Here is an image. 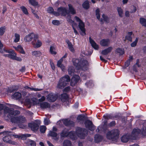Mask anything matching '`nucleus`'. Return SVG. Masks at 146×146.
<instances>
[{
  "label": "nucleus",
  "mask_w": 146,
  "mask_h": 146,
  "mask_svg": "<svg viewBox=\"0 0 146 146\" xmlns=\"http://www.w3.org/2000/svg\"><path fill=\"white\" fill-rule=\"evenodd\" d=\"M84 124L86 127L90 130L93 131L95 130V126L91 121L87 120L85 121Z\"/></svg>",
  "instance_id": "8"
},
{
  "label": "nucleus",
  "mask_w": 146,
  "mask_h": 146,
  "mask_svg": "<svg viewBox=\"0 0 146 146\" xmlns=\"http://www.w3.org/2000/svg\"><path fill=\"white\" fill-rule=\"evenodd\" d=\"M26 70V68L25 66H23L21 67V68L19 70L20 72H25Z\"/></svg>",
  "instance_id": "64"
},
{
  "label": "nucleus",
  "mask_w": 146,
  "mask_h": 146,
  "mask_svg": "<svg viewBox=\"0 0 146 146\" xmlns=\"http://www.w3.org/2000/svg\"><path fill=\"white\" fill-rule=\"evenodd\" d=\"M130 138V136L128 135H123L121 138V141L123 143H127Z\"/></svg>",
  "instance_id": "19"
},
{
  "label": "nucleus",
  "mask_w": 146,
  "mask_h": 146,
  "mask_svg": "<svg viewBox=\"0 0 146 146\" xmlns=\"http://www.w3.org/2000/svg\"><path fill=\"white\" fill-rule=\"evenodd\" d=\"M110 43V40L108 39H103L100 42V44L102 46H108Z\"/></svg>",
  "instance_id": "17"
},
{
  "label": "nucleus",
  "mask_w": 146,
  "mask_h": 146,
  "mask_svg": "<svg viewBox=\"0 0 146 146\" xmlns=\"http://www.w3.org/2000/svg\"><path fill=\"white\" fill-rule=\"evenodd\" d=\"M102 17L104 19V20L106 23H108L109 22V19L108 17L104 14L102 15Z\"/></svg>",
  "instance_id": "55"
},
{
  "label": "nucleus",
  "mask_w": 146,
  "mask_h": 146,
  "mask_svg": "<svg viewBox=\"0 0 146 146\" xmlns=\"http://www.w3.org/2000/svg\"><path fill=\"white\" fill-rule=\"evenodd\" d=\"M13 98L16 100L19 99L21 97V94L19 92H15L13 95Z\"/></svg>",
  "instance_id": "29"
},
{
  "label": "nucleus",
  "mask_w": 146,
  "mask_h": 146,
  "mask_svg": "<svg viewBox=\"0 0 146 146\" xmlns=\"http://www.w3.org/2000/svg\"><path fill=\"white\" fill-rule=\"evenodd\" d=\"M49 120L47 119H45L44 120V124L45 125H48L49 124Z\"/></svg>",
  "instance_id": "62"
},
{
  "label": "nucleus",
  "mask_w": 146,
  "mask_h": 146,
  "mask_svg": "<svg viewBox=\"0 0 146 146\" xmlns=\"http://www.w3.org/2000/svg\"><path fill=\"white\" fill-rule=\"evenodd\" d=\"M73 122L72 121L65 120L64 121V123L66 126L70 125L73 123Z\"/></svg>",
  "instance_id": "34"
},
{
  "label": "nucleus",
  "mask_w": 146,
  "mask_h": 146,
  "mask_svg": "<svg viewBox=\"0 0 146 146\" xmlns=\"http://www.w3.org/2000/svg\"><path fill=\"white\" fill-rule=\"evenodd\" d=\"M116 53H119L120 55H122L124 53V50L121 48H118L115 50Z\"/></svg>",
  "instance_id": "33"
},
{
  "label": "nucleus",
  "mask_w": 146,
  "mask_h": 146,
  "mask_svg": "<svg viewBox=\"0 0 146 146\" xmlns=\"http://www.w3.org/2000/svg\"><path fill=\"white\" fill-rule=\"evenodd\" d=\"M45 98L44 96H42L40 99H39L38 101L40 102H42L45 100Z\"/></svg>",
  "instance_id": "63"
},
{
  "label": "nucleus",
  "mask_w": 146,
  "mask_h": 146,
  "mask_svg": "<svg viewBox=\"0 0 146 146\" xmlns=\"http://www.w3.org/2000/svg\"><path fill=\"white\" fill-rule=\"evenodd\" d=\"M89 40L93 48L96 50L98 49L99 46L91 38V37H89Z\"/></svg>",
  "instance_id": "18"
},
{
  "label": "nucleus",
  "mask_w": 146,
  "mask_h": 146,
  "mask_svg": "<svg viewBox=\"0 0 146 146\" xmlns=\"http://www.w3.org/2000/svg\"><path fill=\"white\" fill-rule=\"evenodd\" d=\"M4 109V112L5 113H8L7 117L11 118L12 116L16 115L20 113V111L19 110H14L12 108H10L6 106L5 105L0 103V111Z\"/></svg>",
  "instance_id": "1"
},
{
  "label": "nucleus",
  "mask_w": 146,
  "mask_h": 146,
  "mask_svg": "<svg viewBox=\"0 0 146 146\" xmlns=\"http://www.w3.org/2000/svg\"><path fill=\"white\" fill-rule=\"evenodd\" d=\"M16 50L19 51L21 53L25 54V52L24 51L23 48L21 45H19L17 47H14Z\"/></svg>",
  "instance_id": "26"
},
{
  "label": "nucleus",
  "mask_w": 146,
  "mask_h": 146,
  "mask_svg": "<svg viewBox=\"0 0 146 146\" xmlns=\"http://www.w3.org/2000/svg\"><path fill=\"white\" fill-rule=\"evenodd\" d=\"M28 126L32 130L34 131H36L39 127V124L36 122H32L28 124Z\"/></svg>",
  "instance_id": "12"
},
{
  "label": "nucleus",
  "mask_w": 146,
  "mask_h": 146,
  "mask_svg": "<svg viewBox=\"0 0 146 146\" xmlns=\"http://www.w3.org/2000/svg\"><path fill=\"white\" fill-rule=\"evenodd\" d=\"M68 99V97L67 94L66 93H64L61 95L60 99L62 102H65L67 101Z\"/></svg>",
  "instance_id": "22"
},
{
  "label": "nucleus",
  "mask_w": 146,
  "mask_h": 146,
  "mask_svg": "<svg viewBox=\"0 0 146 146\" xmlns=\"http://www.w3.org/2000/svg\"><path fill=\"white\" fill-rule=\"evenodd\" d=\"M25 103L26 105L29 106V108H30L31 106L32 103L29 99H26L25 100Z\"/></svg>",
  "instance_id": "49"
},
{
  "label": "nucleus",
  "mask_w": 146,
  "mask_h": 146,
  "mask_svg": "<svg viewBox=\"0 0 146 146\" xmlns=\"http://www.w3.org/2000/svg\"><path fill=\"white\" fill-rule=\"evenodd\" d=\"M63 146H72V144L71 141L68 140H65L63 143Z\"/></svg>",
  "instance_id": "35"
},
{
  "label": "nucleus",
  "mask_w": 146,
  "mask_h": 146,
  "mask_svg": "<svg viewBox=\"0 0 146 146\" xmlns=\"http://www.w3.org/2000/svg\"><path fill=\"white\" fill-rule=\"evenodd\" d=\"M141 132L143 135L146 134V128H145V130L143 129L142 131L140 129H134L133 130L132 134L133 135H137Z\"/></svg>",
  "instance_id": "15"
},
{
  "label": "nucleus",
  "mask_w": 146,
  "mask_h": 146,
  "mask_svg": "<svg viewBox=\"0 0 146 146\" xmlns=\"http://www.w3.org/2000/svg\"><path fill=\"white\" fill-rule=\"evenodd\" d=\"M49 135L50 136L54 137H56L58 135L56 132L52 131L49 132Z\"/></svg>",
  "instance_id": "45"
},
{
  "label": "nucleus",
  "mask_w": 146,
  "mask_h": 146,
  "mask_svg": "<svg viewBox=\"0 0 146 146\" xmlns=\"http://www.w3.org/2000/svg\"><path fill=\"white\" fill-rule=\"evenodd\" d=\"M80 78V77L79 76L76 75H74L71 78L70 85L73 87L75 86L78 82Z\"/></svg>",
  "instance_id": "13"
},
{
  "label": "nucleus",
  "mask_w": 146,
  "mask_h": 146,
  "mask_svg": "<svg viewBox=\"0 0 146 146\" xmlns=\"http://www.w3.org/2000/svg\"><path fill=\"white\" fill-rule=\"evenodd\" d=\"M117 11L119 16L121 17H122L123 14L122 9L120 7L118 8Z\"/></svg>",
  "instance_id": "46"
},
{
  "label": "nucleus",
  "mask_w": 146,
  "mask_h": 146,
  "mask_svg": "<svg viewBox=\"0 0 146 146\" xmlns=\"http://www.w3.org/2000/svg\"><path fill=\"white\" fill-rule=\"evenodd\" d=\"M29 146H36V143L35 141L32 140H29L27 141Z\"/></svg>",
  "instance_id": "39"
},
{
  "label": "nucleus",
  "mask_w": 146,
  "mask_h": 146,
  "mask_svg": "<svg viewBox=\"0 0 146 146\" xmlns=\"http://www.w3.org/2000/svg\"><path fill=\"white\" fill-rule=\"evenodd\" d=\"M83 7L86 9H88L90 7L89 2L88 1H86L82 4Z\"/></svg>",
  "instance_id": "27"
},
{
  "label": "nucleus",
  "mask_w": 146,
  "mask_h": 146,
  "mask_svg": "<svg viewBox=\"0 0 146 146\" xmlns=\"http://www.w3.org/2000/svg\"><path fill=\"white\" fill-rule=\"evenodd\" d=\"M69 132H71L72 133V134L71 135H68V137H69L71 139H75V134L74 132L72 131H70Z\"/></svg>",
  "instance_id": "56"
},
{
  "label": "nucleus",
  "mask_w": 146,
  "mask_h": 146,
  "mask_svg": "<svg viewBox=\"0 0 146 146\" xmlns=\"http://www.w3.org/2000/svg\"><path fill=\"white\" fill-rule=\"evenodd\" d=\"M85 117L84 115H80L77 117V119L78 121L80 122V121H84V120Z\"/></svg>",
  "instance_id": "41"
},
{
  "label": "nucleus",
  "mask_w": 146,
  "mask_h": 146,
  "mask_svg": "<svg viewBox=\"0 0 146 146\" xmlns=\"http://www.w3.org/2000/svg\"><path fill=\"white\" fill-rule=\"evenodd\" d=\"M72 134L71 132H68L67 131H65V130L62 131L60 134L61 136L62 137H68V135H71Z\"/></svg>",
  "instance_id": "24"
},
{
  "label": "nucleus",
  "mask_w": 146,
  "mask_h": 146,
  "mask_svg": "<svg viewBox=\"0 0 146 146\" xmlns=\"http://www.w3.org/2000/svg\"><path fill=\"white\" fill-rule=\"evenodd\" d=\"M130 64V61L129 60H127L125 62V67H128Z\"/></svg>",
  "instance_id": "61"
},
{
  "label": "nucleus",
  "mask_w": 146,
  "mask_h": 146,
  "mask_svg": "<svg viewBox=\"0 0 146 146\" xmlns=\"http://www.w3.org/2000/svg\"><path fill=\"white\" fill-rule=\"evenodd\" d=\"M99 136L100 135H95V140L96 142L98 143L100 141V140H99L97 138H98Z\"/></svg>",
  "instance_id": "59"
},
{
  "label": "nucleus",
  "mask_w": 146,
  "mask_h": 146,
  "mask_svg": "<svg viewBox=\"0 0 146 146\" xmlns=\"http://www.w3.org/2000/svg\"><path fill=\"white\" fill-rule=\"evenodd\" d=\"M138 38H136L135 40L131 44V46L132 47H135L136 45L138 42Z\"/></svg>",
  "instance_id": "54"
},
{
  "label": "nucleus",
  "mask_w": 146,
  "mask_h": 146,
  "mask_svg": "<svg viewBox=\"0 0 146 146\" xmlns=\"http://www.w3.org/2000/svg\"><path fill=\"white\" fill-rule=\"evenodd\" d=\"M37 34H35L34 33H31L26 35L24 38L25 41L29 42L32 41V40L35 38L37 37L36 36Z\"/></svg>",
  "instance_id": "10"
},
{
  "label": "nucleus",
  "mask_w": 146,
  "mask_h": 146,
  "mask_svg": "<svg viewBox=\"0 0 146 146\" xmlns=\"http://www.w3.org/2000/svg\"><path fill=\"white\" fill-rule=\"evenodd\" d=\"M76 133L77 135L81 139H84L86 135V130L85 129H83L79 127L76 129Z\"/></svg>",
  "instance_id": "5"
},
{
  "label": "nucleus",
  "mask_w": 146,
  "mask_h": 146,
  "mask_svg": "<svg viewBox=\"0 0 146 146\" xmlns=\"http://www.w3.org/2000/svg\"><path fill=\"white\" fill-rule=\"evenodd\" d=\"M32 54L33 56L38 57L41 56L42 53L40 51H35L32 52Z\"/></svg>",
  "instance_id": "36"
},
{
  "label": "nucleus",
  "mask_w": 146,
  "mask_h": 146,
  "mask_svg": "<svg viewBox=\"0 0 146 146\" xmlns=\"http://www.w3.org/2000/svg\"><path fill=\"white\" fill-rule=\"evenodd\" d=\"M46 97L47 100L50 102H55L58 98L57 95L52 93L49 94Z\"/></svg>",
  "instance_id": "11"
},
{
  "label": "nucleus",
  "mask_w": 146,
  "mask_h": 146,
  "mask_svg": "<svg viewBox=\"0 0 146 146\" xmlns=\"http://www.w3.org/2000/svg\"><path fill=\"white\" fill-rule=\"evenodd\" d=\"M20 9L26 15L29 14V13L27 9L24 6H22L20 7Z\"/></svg>",
  "instance_id": "37"
},
{
  "label": "nucleus",
  "mask_w": 146,
  "mask_h": 146,
  "mask_svg": "<svg viewBox=\"0 0 146 146\" xmlns=\"http://www.w3.org/2000/svg\"><path fill=\"white\" fill-rule=\"evenodd\" d=\"M67 43L68 44V47L70 50L72 52H73L74 51V49L73 47V46L71 43L68 40L66 41Z\"/></svg>",
  "instance_id": "32"
},
{
  "label": "nucleus",
  "mask_w": 146,
  "mask_h": 146,
  "mask_svg": "<svg viewBox=\"0 0 146 146\" xmlns=\"http://www.w3.org/2000/svg\"><path fill=\"white\" fill-rule=\"evenodd\" d=\"M63 61L62 58H61L57 62V66L58 67L60 68L64 72L65 70V66L62 64Z\"/></svg>",
  "instance_id": "16"
},
{
  "label": "nucleus",
  "mask_w": 146,
  "mask_h": 146,
  "mask_svg": "<svg viewBox=\"0 0 146 146\" xmlns=\"http://www.w3.org/2000/svg\"><path fill=\"white\" fill-rule=\"evenodd\" d=\"M46 129V127L44 125L41 126L40 127V132L42 133H45Z\"/></svg>",
  "instance_id": "44"
},
{
  "label": "nucleus",
  "mask_w": 146,
  "mask_h": 146,
  "mask_svg": "<svg viewBox=\"0 0 146 146\" xmlns=\"http://www.w3.org/2000/svg\"><path fill=\"white\" fill-rule=\"evenodd\" d=\"M68 6L69 7V12L71 13V14L72 15L75 14L76 13V10L73 7L72 5L70 4H69L68 5Z\"/></svg>",
  "instance_id": "25"
},
{
  "label": "nucleus",
  "mask_w": 146,
  "mask_h": 146,
  "mask_svg": "<svg viewBox=\"0 0 146 146\" xmlns=\"http://www.w3.org/2000/svg\"><path fill=\"white\" fill-rule=\"evenodd\" d=\"M112 47H109L108 48L103 50L101 53L104 55H106L110 53L112 50Z\"/></svg>",
  "instance_id": "20"
},
{
  "label": "nucleus",
  "mask_w": 146,
  "mask_h": 146,
  "mask_svg": "<svg viewBox=\"0 0 146 146\" xmlns=\"http://www.w3.org/2000/svg\"><path fill=\"white\" fill-rule=\"evenodd\" d=\"M100 12V10L99 9H97L96 10V16L97 19H98L99 20L100 19V14L99 13Z\"/></svg>",
  "instance_id": "51"
},
{
  "label": "nucleus",
  "mask_w": 146,
  "mask_h": 146,
  "mask_svg": "<svg viewBox=\"0 0 146 146\" xmlns=\"http://www.w3.org/2000/svg\"><path fill=\"white\" fill-rule=\"evenodd\" d=\"M70 90V88L69 86L66 87L63 90V91L64 92H67L69 91Z\"/></svg>",
  "instance_id": "60"
},
{
  "label": "nucleus",
  "mask_w": 146,
  "mask_h": 146,
  "mask_svg": "<svg viewBox=\"0 0 146 146\" xmlns=\"http://www.w3.org/2000/svg\"><path fill=\"white\" fill-rule=\"evenodd\" d=\"M73 64L77 68L78 70L82 69L84 66L87 65L88 62L84 60L75 59L73 60Z\"/></svg>",
  "instance_id": "4"
},
{
  "label": "nucleus",
  "mask_w": 146,
  "mask_h": 146,
  "mask_svg": "<svg viewBox=\"0 0 146 146\" xmlns=\"http://www.w3.org/2000/svg\"><path fill=\"white\" fill-rule=\"evenodd\" d=\"M132 34V32H129L128 33V35L126 36L125 37V39L124 40V41H125L126 40H128L129 41L132 42V38L131 37V35Z\"/></svg>",
  "instance_id": "28"
},
{
  "label": "nucleus",
  "mask_w": 146,
  "mask_h": 146,
  "mask_svg": "<svg viewBox=\"0 0 146 146\" xmlns=\"http://www.w3.org/2000/svg\"><path fill=\"white\" fill-rule=\"evenodd\" d=\"M76 20L77 22H79V27L83 34V35H86L85 29V25L84 23L77 16H76L75 17Z\"/></svg>",
  "instance_id": "6"
},
{
  "label": "nucleus",
  "mask_w": 146,
  "mask_h": 146,
  "mask_svg": "<svg viewBox=\"0 0 146 146\" xmlns=\"http://www.w3.org/2000/svg\"><path fill=\"white\" fill-rule=\"evenodd\" d=\"M68 71L69 74H71L72 73H74V67L72 66L69 67Z\"/></svg>",
  "instance_id": "47"
},
{
  "label": "nucleus",
  "mask_w": 146,
  "mask_h": 146,
  "mask_svg": "<svg viewBox=\"0 0 146 146\" xmlns=\"http://www.w3.org/2000/svg\"><path fill=\"white\" fill-rule=\"evenodd\" d=\"M40 106L41 108L43 109L49 108L50 107V104L46 102H44L41 103Z\"/></svg>",
  "instance_id": "23"
},
{
  "label": "nucleus",
  "mask_w": 146,
  "mask_h": 146,
  "mask_svg": "<svg viewBox=\"0 0 146 146\" xmlns=\"http://www.w3.org/2000/svg\"><path fill=\"white\" fill-rule=\"evenodd\" d=\"M29 3L32 5L36 6L38 5V3L35 0H29Z\"/></svg>",
  "instance_id": "42"
},
{
  "label": "nucleus",
  "mask_w": 146,
  "mask_h": 146,
  "mask_svg": "<svg viewBox=\"0 0 146 146\" xmlns=\"http://www.w3.org/2000/svg\"><path fill=\"white\" fill-rule=\"evenodd\" d=\"M13 53H13V55H11V54H8V55H7L8 56V57H9V58H10L11 59L15 60L16 58V54L15 53V52Z\"/></svg>",
  "instance_id": "50"
},
{
  "label": "nucleus",
  "mask_w": 146,
  "mask_h": 146,
  "mask_svg": "<svg viewBox=\"0 0 146 146\" xmlns=\"http://www.w3.org/2000/svg\"><path fill=\"white\" fill-rule=\"evenodd\" d=\"M15 38L14 40V42H17L19 41L20 38V36L18 34L15 33Z\"/></svg>",
  "instance_id": "43"
},
{
  "label": "nucleus",
  "mask_w": 146,
  "mask_h": 146,
  "mask_svg": "<svg viewBox=\"0 0 146 146\" xmlns=\"http://www.w3.org/2000/svg\"><path fill=\"white\" fill-rule=\"evenodd\" d=\"M57 11L59 13L60 15L62 16H65L69 14V13L67 9L65 7H60L58 9Z\"/></svg>",
  "instance_id": "14"
},
{
  "label": "nucleus",
  "mask_w": 146,
  "mask_h": 146,
  "mask_svg": "<svg viewBox=\"0 0 146 146\" xmlns=\"http://www.w3.org/2000/svg\"><path fill=\"white\" fill-rule=\"evenodd\" d=\"M55 48L53 46H51L50 47V52L52 54L56 55V52L55 51Z\"/></svg>",
  "instance_id": "40"
},
{
  "label": "nucleus",
  "mask_w": 146,
  "mask_h": 146,
  "mask_svg": "<svg viewBox=\"0 0 146 146\" xmlns=\"http://www.w3.org/2000/svg\"><path fill=\"white\" fill-rule=\"evenodd\" d=\"M140 23L142 26L146 27V20L145 19L141 18L140 19Z\"/></svg>",
  "instance_id": "38"
},
{
  "label": "nucleus",
  "mask_w": 146,
  "mask_h": 146,
  "mask_svg": "<svg viewBox=\"0 0 146 146\" xmlns=\"http://www.w3.org/2000/svg\"><path fill=\"white\" fill-rule=\"evenodd\" d=\"M18 117L19 126L20 128L24 129L26 126L21 124L24 123L27 121L25 117L23 116H20Z\"/></svg>",
  "instance_id": "9"
},
{
  "label": "nucleus",
  "mask_w": 146,
  "mask_h": 146,
  "mask_svg": "<svg viewBox=\"0 0 146 146\" xmlns=\"http://www.w3.org/2000/svg\"><path fill=\"white\" fill-rule=\"evenodd\" d=\"M70 81V78L67 75L61 77L57 85V88L60 89H62L68 84V82Z\"/></svg>",
  "instance_id": "3"
},
{
  "label": "nucleus",
  "mask_w": 146,
  "mask_h": 146,
  "mask_svg": "<svg viewBox=\"0 0 146 146\" xmlns=\"http://www.w3.org/2000/svg\"><path fill=\"white\" fill-rule=\"evenodd\" d=\"M5 27H1L0 28V35L2 36L4 34L5 32Z\"/></svg>",
  "instance_id": "48"
},
{
  "label": "nucleus",
  "mask_w": 146,
  "mask_h": 146,
  "mask_svg": "<svg viewBox=\"0 0 146 146\" xmlns=\"http://www.w3.org/2000/svg\"><path fill=\"white\" fill-rule=\"evenodd\" d=\"M4 52H6L9 53H10L11 51L8 50L6 48H4L3 50H0V53H3Z\"/></svg>",
  "instance_id": "52"
},
{
  "label": "nucleus",
  "mask_w": 146,
  "mask_h": 146,
  "mask_svg": "<svg viewBox=\"0 0 146 146\" xmlns=\"http://www.w3.org/2000/svg\"><path fill=\"white\" fill-rule=\"evenodd\" d=\"M116 125V122L115 121H113L110 122L108 125V126L109 127H112Z\"/></svg>",
  "instance_id": "53"
},
{
  "label": "nucleus",
  "mask_w": 146,
  "mask_h": 146,
  "mask_svg": "<svg viewBox=\"0 0 146 146\" xmlns=\"http://www.w3.org/2000/svg\"><path fill=\"white\" fill-rule=\"evenodd\" d=\"M11 121L13 123L18 124L19 125L18 116H16L11 118Z\"/></svg>",
  "instance_id": "30"
},
{
  "label": "nucleus",
  "mask_w": 146,
  "mask_h": 146,
  "mask_svg": "<svg viewBox=\"0 0 146 146\" xmlns=\"http://www.w3.org/2000/svg\"><path fill=\"white\" fill-rule=\"evenodd\" d=\"M11 136L9 135L4 137L3 138V140L4 142L9 143H12V141L11 140Z\"/></svg>",
  "instance_id": "21"
},
{
  "label": "nucleus",
  "mask_w": 146,
  "mask_h": 146,
  "mask_svg": "<svg viewBox=\"0 0 146 146\" xmlns=\"http://www.w3.org/2000/svg\"><path fill=\"white\" fill-rule=\"evenodd\" d=\"M120 132L117 129H114L108 131L106 134V138L112 141L117 140L119 138Z\"/></svg>",
  "instance_id": "2"
},
{
  "label": "nucleus",
  "mask_w": 146,
  "mask_h": 146,
  "mask_svg": "<svg viewBox=\"0 0 146 146\" xmlns=\"http://www.w3.org/2000/svg\"><path fill=\"white\" fill-rule=\"evenodd\" d=\"M52 23L54 25H58L60 24L59 21L56 20H54L52 21Z\"/></svg>",
  "instance_id": "58"
},
{
  "label": "nucleus",
  "mask_w": 146,
  "mask_h": 146,
  "mask_svg": "<svg viewBox=\"0 0 146 146\" xmlns=\"http://www.w3.org/2000/svg\"><path fill=\"white\" fill-rule=\"evenodd\" d=\"M37 37L36 38H34L31 42V44L35 48H39L42 45L41 42L38 39L39 36L38 34L36 35Z\"/></svg>",
  "instance_id": "7"
},
{
  "label": "nucleus",
  "mask_w": 146,
  "mask_h": 146,
  "mask_svg": "<svg viewBox=\"0 0 146 146\" xmlns=\"http://www.w3.org/2000/svg\"><path fill=\"white\" fill-rule=\"evenodd\" d=\"M47 11L48 13L52 14L54 11V10L52 7H50L48 8Z\"/></svg>",
  "instance_id": "57"
},
{
  "label": "nucleus",
  "mask_w": 146,
  "mask_h": 146,
  "mask_svg": "<svg viewBox=\"0 0 146 146\" xmlns=\"http://www.w3.org/2000/svg\"><path fill=\"white\" fill-rule=\"evenodd\" d=\"M104 118L106 119H114L113 116L112 114H107L103 116Z\"/></svg>",
  "instance_id": "31"
}]
</instances>
